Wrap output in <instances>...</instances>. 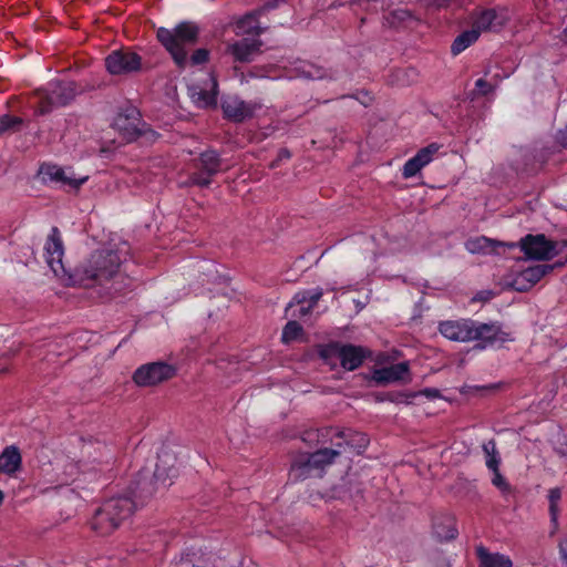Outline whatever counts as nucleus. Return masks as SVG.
Instances as JSON below:
<instances>
[{"mask_svg": "<svg viewBox=\"0 0 567 567\" xmlns=\"http://www.w3.org/2000/svg\"><path fill=\"white\" fill-rule=\"evenodd\" d=\"M322 442H331V447L320 449L311 454L299 455L291 465V475L296 480H303L313 475H321L324 468L343 452L348 442L343 440V433L333 427L321 431Z\"/></svg>", "mask_w": 567, "mask_h": 567, "instance_id": "1", "label": "nucleus"}, {"mask_svg": "<svg viewBox=\"0 0 567 567\" xmlns=\"http://www.w3.org/2000/svg\"><path fill=\"white\" fill-rule=\"evenodd\" d=\"M126 250L103 249L95 251L76 268L75 286L91 287L95 282L102 284L118 272L125 259Z\"/></svg>", "mask_w": 567, "mask_h": 567, "instance_id": "2", "label": "nucleus"}, {"mask_svg": "<svg viewBox=\"0 0 567 567\" xmlns=\"http://www.w3.org/2000/svg\"><path fill=\"white\" fill-rule=\"evenodd\" d=\"M199 28L188 21L178 23L172 29L158 28L157 40L169 52L179 68L188 64V49L197 42Z\"/></svg>", "mask_w": 567, "mask_h": 567, "instance_id": "3", "label": "nucleus"}, {"mask_svg": "<svg viewBox=\"0 0 567 567\" xmlns=\"http://www.w3.org/2000/svg\"><path fill=\"white\" fill-rule=\"evenodd\" d=\"M134 511V503L128 497H115L105 501L95 512L92 520V529L106 536L113 533L123 520L127 519Z\"/></svg>", "mask_w": 567, "mask_h": 567, "instance_id": "4", "label": "nucleus"}, {"mask_svg": "<svg viewBox=\"0 0 567 567\" xmlns=\"http://www.w3.org/2000/svg\"><path fill=\"white\" fill-rule=\"evenodd\" d=\"M367 354L364 348L352 344L332 343L321 350V357L327 364L334 368L340 362L341 367L349 371L359 368Z\"/></svg>", "mask_w": 567, "mask_h": 567, "instance_id": "5", "label": "nucleus"}, {"mask_svg": "<svg viewBox=\"0 0 567 567\" xmlns=\"http://www.w3.org/2000/svg\"><path fill=\"white\" fill-rule=\"evenodd\" d=\"M554 267V265H535L525 269H512L504 276L503 285L516 291H528L551 272Z\"/></svg>", "mask_w": 567, "mask_h": 567, "instance_id": "6", "label": "nucleus"}, {"mask_svg": "<svg viewBox=\"0 0 567 567\" xmlns=\"http://www.w3.org/2000/svg\"><path fill=\"white\" fill-rule=\"evenodd\" d=\"M515 245L519 246L525 257L532 260H550L558 255L557 244L543 234L526 235Z\"/></svg>", "mask_w": 567, "mask_h": 567, "instance_id": "7", "label": "nucleus"}, {"mask_svg": "<svg viewBox=\"0 0 567 567\" xmlns=\"http://www.w3.org/2000/svg\"><path fill=\"white\" fill-rule=\"evenodd\" d=\"M176 369L165 362H152L141 365L133 374V381L138 386H155L172 379Z\"/></svg>", "mask_w": 567, "mask_h": 567, "instance_id": "8", "label": "nucleus"}, {"mask_svg": "<svg viewBox=\"0 0 567 567\" xmlns=\"http://www.w3.org/2000/svg\"><path fill=\"white\" fill-rule=\"evenodd\" d=\"M261 107L259 102H246L236 95L226 96L221 102L225 117L234 122H243L255 116Z\"/></svg>", "mask_w": 567, "mask_h": 567, "instance_id": "9", "label": "nucleus"}, {"mask_svg": "<svg viewBox=\"0 0 567 567\" xmlns=\"http://www.w3.org/2000/svg\"><path fill=\"white\" fill-rule=\"evenodd\" d=\"M142 59L135 52L116 50L105 59L106 70L114 75L126 74L140 70Z\"/></svg>", "mask_w": 567, "mask_h": 567, "instance_id": "10", "label": "nucleus"}, {"mask_svg": "<svg viewBox=\"0 0 567 567\" xmlns=\"http://www.w3.org/2000/svg\"><path fill=\"white\" fill-rule=\"evenodd\" d=\"M40 175L45 182L59 183L63 186L79 188L83 185L87 177H75L74 173L69 168H63L55 164H44L40 167Z\"/></svg>", "mask_w": 567, "mask_h": 567, "instance_id": "11", "label": "nucleus"}, {"mask_svg": "<svg viewBox=\"0 0 567 567\" xmlns=\"http://www.w3.org/2000/svg\"><path fill=\"white\" fill-rule=\"evenodd\" d=\"M75 91L72 83L51 82L44 95V102L40 105V113L49 111V106L65 105L74 97Z\"/></svg>", "mask_w": 567, "mask_h": 567, "instance_id": "12", "label": "nucleus"}, {"mask_svg": "<svg viewBox=\"0 0 567 567\" xmlns=\"http://www.w3.org/2000/svg\"><path fill=\"white\" fill-rule=\"evenodd\" d=\"M509 20V12L506 8L486 9L481 11L474 21V27L482 31H498Z\"/></svg>", "mask_w": 567, "mask_h": 567, "instance_id": "13", "label": "nucleus"}, {"mask_svg": "<svg viewBox=\"0 0 567 567\" xmlns=\"http://www.w3.org/2000/svg\"><path fill=\"white\" fill-rule=\"evenodd\" d=\"M140 123L137 110L131 107L115 116L113 126L125 141H133L140 135Z\"/></svg>", "mask_w": 567, "mask_h": 567, "instance_id": "14", "label": "nucleus"}, {"mask_svg": "<svg viewBox=\"0 0 567 567\" xmlns=\"http://www.w3.org/2000/svg\"><path fill=\"white\" fill-rule=\"evenodd\" d=\"M322 295L321 288L298 292L288 305L287 311H291L292 317H305L316 307Z\"/></svg>", "mask_w": 567, "mask_h": 567, "instance_id": "15", "label": "nucleus"}, {"mask_svg": "<svg viewBox=\"0 0 567 567\" xmlns=\"http://www.w3.org/2000/svg\"><path fill=\"white\" fill-rule=\"evenodd\" d=\"M473 323L472 320H447L439 326V330L443 337L457 342L473 341Z\"/></svg>", "mask_w": 567, "mask_h": 567, "instance_id": "16", "label": "nucleus"}, {"mask_svg": "<svg viewBox=\"0 0 567 567\" xmlns=\"http://www.w3.org/2000/svg\"><path fill=\"white\" fill-rule=\"evenodd\" d=\"M188 92L193 102L200 107L216 105L217 81L212 74H208L205 86L192 84L188 86Z\"/></svg>", "mask_w": 567, "mask_h": 567, "instance_id": "17", "label": "nucleus"}, {"mask_svg": "<svg viewBox=\"0 0 567 567\" xmlns=\"http://www.w3.org/2000/svg\"><path fill=\"white\" fill-rule=\"evenodd\" d=\"M440 150V146L435 143L421 148L412 158L406 161L402 167V176L404 178H412L421 172L423 167L429 165L433 159L434 155Z\"/></svg>", "mask_w": 567, "mask_h": 567, "instance_id": "18", "label": "nucleus"}, {"mask_svg": "<svg viewBox=\"0 0 567 567\" xmlns=\"http://www.w3.org/2000/svg\"><path fill=\"white\" fill-rule=\"evenodd\" d=\"M409 363L400 362L390 367L377 369L372 373V380L379 384L393 383L405 380L409 375Z\"/></svg>", "mask_w": 567, "mask_h": 567, "instance_id": "19", "label": "nucleus"}, {"mask_svg": "<svg viewBox=\"0 0 567 567\" xmlns=\"http://www.w3.org/2000/svg\"><path fill=\"white\" fill-rule=\"evenodd\" d=\"M473 340H481L484 342V347L487 344H494L496 342H505L507 334L501 330L496 324L487 323H473L472 329Z\"/></svg>", "mask_w": 567, "mask_h": 567, "instance_id": "20", "label": "nucleus"}, {"mask_svg": "<svg viewBox=\"0 0 567 567\" xmlns=\"http://www.w3.org/2000/svg\"><path fill=\"white\" fill-rule=\"evenodd\" d=\"M176 464L177 458L173 452L168 450L161 451L154 472L155 480L165 484L168 478L177 473Z\"/></svg>", "mask_w": 567, "mask_h": 567, "instance_id": "21", "label": "nucleus"}, {"mask_svg": "<svg viewBox=\"0 0 567 567\" xmlns=\"http://www.w3.org/2000/svg\"><path fill=\"white\" fill-rule=\"evenodd\" d=\"M63 255L50 252V255H44V258L54 276L63 286H75L76 271L71 274L65 270L62 261Z\"/></svg>", "mask_w": 567, "mask_h": 567, "instance_id": "22", "label": "nucleus"}, {"mask_svg": "<svg viewBox=\"0 0 567 567\" xmlns=\"http://www.w3.org/2000/svg\"><path fill=\"white\" fill-rule=\"evenodd\" d=\"M465 247L471 254H489L496 251L499 247L515 248L516 245L515 243L507 244L482 236L468 239Z\"/></svg>", "mask_w": 567, "mask_h": 567, "instance_id": "23", "label": "nucleus"}, {"mask_svg": "<svg viewBox=\"0 0 567 567\" xmlns=\"http://www.w3.org/2000/svg\"><path fill=\"white\" fill-rule=\"evenodd\" d=\"M22 457L17 446H7L0 454V473L7 475H14L20 471Z\"/></svg>", "mask_w": 567, "mask_h": 567, "instance_id": "24", "label": "nucleus"}, {"mask_svg": "<svg viewBox=\"0 0 567 567\" xmlns=\"http://www.w3.org/2000/svg\"><path fill=\"white\" fill-rule=\"evenodd\" d=\"M286 76L289 79H309L316 80L322 78V71L320 68L306 61H296L291 68L286 72Z\"/></svg>", "mask_w": 567, "mask_h": 567, "instance_id": "25", "label": "nucleus"}, {"mask_svg": "<svg viewBox=\"0 0 567 567\" xmlns=\"http://www.w3.org/2000/svg\"><path fill=\"white\" fill-rule=\"evenodd\" d=\"M260 43L257 40L244 39L230 47V52L236 60L247 62L252 60L255 54L259 52Z\"/></svg>", "mask_w": 567, "mask_h": 567, "instance_id": "26", "label": "nucleus"}, {"mask_svg": "<svg viewBox=\"0 0 567 567\" xmlns=\"http://www.w3.org/2000/svg\"><path fill=\"white\" fill-rule=\"evenodd\" d=\"M275 8V3L267 2L261 9L257 10L256 12L249 13L245 16L243 19H240L237 22L236 30L237 33H259L260 28L258 25L257 17L261 12L268 9Z\"/></svg>", "mask_w": 567, "mask_h": 567, "instance_id": "27", "label": "nucleus"}, {"mask_svg": "<svg viewBox=\"0 0 567 567\" xmlns=\"http://www.w3.org/2000/svg\"><path fill=\"white\" fill-rule=\"evenodd\" d=\"M481 567H513L509 557L495 553L491 554L485 548L477 549Z\"/></svg>", "mask_w": 567, "mask_h": 567, "instance_id": "28", "label": "nucleus"}, {"mask_svg": "<svg viewBox=\"0 0 567 567\" xmlns=\"http://www.w3.org/2000/svg\"><path fill=\"white\" fill-rule=\"evenodd\" d=\"M478 30L473 25L472 30H467L462 32L456 39L453 41L451 47V52L453 55H457L467 49L471 44H473L480 37Z\"/></svg>", "mask_w": 567, "mask_h": 567, "instance_id": "29", "label": "nucleus"}, {"mask_svg": "<svg viewBox=\"0 0 567 567\" xmlns=\"http://www.w3.org/2000/svg\"><path fill=\"white\" fill-rule=\"evenodd\" d=\"M482 449L485 455V465L488 468V471L499 470L502 460L497 451L495 441L489 440L485 442Z\"/></svg>", "mask_w": 567, "mask_h": 567, "instance_id": "30", "label": "nucleus"}, {"mask_svg": "<svg viewBox=\"0 0 567 567\" xmlns=\"http://www.w3.org/2000/svg\"><path fill=\"white\" fill-rule=\"evenodd\" d=\"M200 167L208 175H214L219 171L220 162L214 151L205 152L200 155Z\"/></svg>", "mask_w": 567, "mask_h": 567, "instance_id": "31", "label": "nucleus"}, {"mask_svg": "<svg viewBox=\"0 0 567 567\" xmlns=\"http://www.w3.org/2000/svg\"><path fill=\"white\" fill-rule=\"evenodd\" d=\"M434 535L440 540H450L456 537L457 529L453 520L451 518H446L443 523H436L434 525Z\"/></svg>", "mask_w": 567, "mask_h": 567, "instance_id": "32", "label": "nucleus"}, {"mask_svg": "<svg viewBox=\"0 0 567 567\" xmlns=\"http://www.w3.org/2000/svg\"><path fill=\"white\" fill-rule=\"evenodd\" d=\"M50 252L64 254L62 239L56 227L52 228L44 245V255H50Z\"/></svg>", "mask_w": 567, "mask_h": 567, "instance_id": "33", "label": "nucleus"}, {"mask_svg": "<svg viewBox=\"0 0 567 567\" xmlns=\"http://www.w3.org/2000/svg\"><path fill=\"white\" fill-rule=\"evenodd\" d=\"M21 125V117L4 114L0 117V135L18 132Z\"/></svg>", "mask_w": 567, "mask_h": 567, "instance_id": "34", "label": "nucleus"}, {"mask_svg": "<svg viewBox=\"0 0 567 567\" xmlns=\"http://www.w3.org/2000/svg\"><path fill=\"white\" fill-rule=\"evenodd\" d=\"M209 558L196 555H186L175 560L171 567H209Z\"/></svg>", "mask_w": 567, "mask_h": 567, "instance_id": "35", "label": "nucleus"}, {"mask_svg": "<svg viewBox=\"0 0 567 567\" xmlns=\"http://www.w3.org/2000/svg\"><path fill=\"white\" fill-rule=\"evenodd\" d=\"M410 18H411V14H410V12L408 10H405V9H396V10L391 11L385 17V22H386L388 25L396 28L401 23H403L406 20H409Z\"/></svg>", "mask_w": 567, "mask_h": 567, "instance_id": "36", "label": "nucleus"}, {"mask_svg": "<svg viewBox=\"0 0 567 567\" xmlns=\"http://www.w3.org/2000/svg\"><path fill=\"white\" fill-rule=\"evenodd\" d=\"M302 333V328L297 321H289L284 330L281 339L284 342H290L297 340Z\"/></svg>", "mask_w": 567, "mask_h": 567, "instance_id": "37", "label": "nucleus"}, {"mask_svg": "<svg viewBox=\"0 0 567 567\" xmlns=\"http://www.w3.org/2000/svg\"><path fill=\"white\" fill-rule=\"evenodd\" d=\"M491 473H492V478H491L492 484L502 494H504V495L511 494L512 493V486L507 482V480L503 476V474L501 473V470L491 471Z\"/></svg>", "mask_w": 567, "mask_h": 567, "instance_id": "38", "label": "nucleus"}, {"mask_svg": "<svg viewBox=\"0 0 567 567\" xmlns=\"http://www.w3.org/2000/svg\"><path fill=\"white\" fill-rule=\"evenodd\" d=\"M209 56V51L206 49L196 50L190 56H188V63L193 65L202 64L207 62Z\"/></svg>", "mask_w": 567, "mask_h": 567, "instance_id": "39", "label": "nucleus"}, {"mask_svg": "<svg viewBox=\"0 0 567 567\" xmlns=\"http://www.w3.org/2000/svg\"><path fill=\"white\" fill-rule=\"evenodd\" d=\"M549 503H550V512L553 515V518H556V511H557V503L559 502L561 497V493L559 488H553L549 491Z\"/></svg>", "mask_w": 567, "mask_h": 567, "instance_id": "40", "label": "nucleus"}, {"mask_svg": "<svg viewBox=\"0 0 567 567\" xmlns=\"http://www.w3.org/2000/svg\"><path fill=\"white\" fill-rule=\"evenodd\" d=\"M420 395H423L427 399H431V400H434V399H437L441 396V393L437 389H434V388H426L422 391L419 392ZM417 395V393L415 394H411L410 398H415Z\"/></svg>", "mask_w": 567, "mask_h": 567, "instance_id": "41", "label": "nucleus"}, {"mask_svg": "<svg viewBox=\"0 0 567 567\" xmlns=\"http://www.w3.org/2000/svg\"><path fill=\"white\" fill-rule=\"evenodd\" d=\"M475 87L476 90L483 94V95H486L488 94L489 92L493 91V86L492 84H489L487 81H485L484 79H478L476 82H475Z\"/></svg>", "mask_w": 567, "mask_h": 567, "instance_id": "42", "label": "nucleus"}, {"mask_svg": "<svg viewBox=\"0 0 567 567\" xmlns=\"http://www.w3.org/2000/svg\"><path fill=\"white\" fill-rule=\"evenodd\" d=\"M192 183L199 185V186H208L210 184V179H209V177H204L199 174H195L192 177Z\"/></svg>", "mask_w": 567, "mask_h": 567, "instance_id": "43", "label": "nucleus"}, {"mask_svg": "<svg viewBox=\"0 0 567 567\" xmlns=\"http://www.w3.org/2000/svg\"><path fill=\"white\" fill-rule=\"evenodd\" d=\"M557 140L561 146L567 147V126L558 132Z\"/></svg>", "mask_w": 567, "mask_h": 567, "instance_id": "44", "label": "nucleus"}, {"mask_svg": "<svg viewBox=\"0 0 567 567\" xmlns=\"http://www.w3.org/2000/svg\"><path fill=\"white\" fill-rule=\"evenodd\" d=\"M561 439H563V442L559 444L558 447H556V451L560 456H565V455H567V441L565 440V437H561Z\"/></svg>", "mask_w": 567, "mask_h": 567, "instance_id": "45", "label": "nucleus"}, {"mask_svg": "<svg viewBox=\"0 0 567 567\" xmlns=\"http://www.w3.org/2000/svg\"><path fill=\"white\" fill-rule=\"evenodd\" d=\"M354 437L358 439V447H365L368 445V439L364 434H354Z\"/></svg>", "mask_w": 567, "mask_h": 567, "instance_id": "46", "label": "nucleus"}, {"mask_svg": "<svg viewBox=\"0 0 567 567\" xmlns=\"http://www.w3.org/2000/svg\"><path fill=\"white\" fill-rule=\"evenodd\" d=\"M560 555H561V558L564 560V563L566 564L567 566V537L565 538V540L560 544Z\"/></svg>", "mask_w": 567, "mask_h": 567, "instance_id": "47", "label": "nucleus"}, {"mask_svg": "<svg viewBox=\"0 0 567 567\" xmlns=\"http://www.w3.org/2000/svg\"><path fill=\"white\" fill-rule=\"evenodd\" d=\"M213 267H214V265L210 262H207V261L200 262V266H199L200 269H205V270H210Z\"/></svg>", "mask_w": 567, "mask_h": 567, "instance_id": "48", "label": "nucleus"}, {"mask_svg": "<svg viewBox=\"0 0 567 567\" xmlns=\"http://www.w3.org/2000/svg\"><path fill=\"white\" fill-rule=\"evenodd\" d=\"M280 157H281V158H284V157H285V158H289V157H290V153H289L287 150H282V151L280 152Z\"/></svg>", "mask_w": 567, "mask_h": 567, "instance_id": "49", "label": "nucleus"}, {"mask_svg": "<svg viewBox=\"0 0 567 567\" xmlns=\"http://www.w3.org/2000/svg\"><path fill=\"white\" fill-rule=\"evenodd\" d=\"M341 432L343 433V440H344L346 442H348V444L346 445V449H347L349 445H350V447H353V444H351L350 440L348 439V435H347L343 431H341Z\"/></svg>", "mask_w": 567, "mask_h": 567, "instance_id": "50", "label": "nucleus"}, {"mask_svg": "<svg viewBox=\"0 0 567 567\" xmlns=\"http://www.w3.org/2000/svg\"><path fill=\"white\" fill-rule=\"evenodd\" d=\"M3 499H4V494L2 491H0V505L2 504Z\"/></svg>", "mask_w": 567, "mask_h": 567, "instance_id": "51", "label": "nucleus"}, {"mask_svg": "<svg viewBox=\"0 0 567 567\" xmlns=\"http://www.w3.org/2000/svg\"><path fill=\"white\" fill-rule=\"evenodd\" d=\"M268 2L277 4V0H269Z\"/></svg>", "mask_w": 567, "mask_h": 567, "instance_id": "52", "label": "nucleus"}]
</instances>
